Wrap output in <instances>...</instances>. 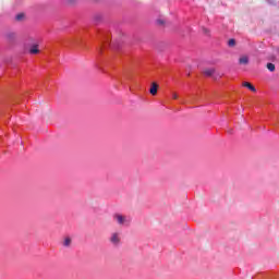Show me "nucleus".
Instances as JSON below:
<instances>
[{"label":"nucleus","instance_id":"12","mask_svg":"<svg viewBox=\"0 0 279 279\" xmlns=\"http://www.w3.org/2000/svg\"><path fill=\"white\" fill-rule=\"evenodd\" d=\"M25 17V15L23 13H20L16 15V21H23V19Z\"/></svg>","mask_w":279,"mask_h":279},{"label":"nucleus","instance_id":"5","mask_svg":"<svg viewBox=\"0 0 279 279\" xmlns=\"http://www.w3.org/2000/svg\"><path fill=\"white\" fill-rule=\"evenodd\" d=\"M28 52L32 54V56H36V53H40V50L38 49V45H33Z\"/></svg>","mask_w":279,"mask_h":279},{"label":"nucleus","instance_id":"15","mask_svg":"<svg viewBox=\"0 0 279 279\" xmlns=\"http://www.w3.org/2000/svg\"><path fill=\"white\" fill-rule=\"evenodd\" d=\"M111 47H112V49H116V46H114V44H112V45H111Z\"/></svg>","mask_w":279,"mask_h":279},{"label":"nucleus","instance_id":"14","mask_svg":"<svg viewBox=\"0 0 279 279\" xmlns=\"http://www.w3.org/2000/svg\"><path fill=\"white\" fill-rule=\"evenodd\" d=\"M158 24H159V25H163L165 22H163L162 20H158Z\"/></svg>","mask_w":279,"mask_h":279},{"label":"nucleus","instance_id":"9","mask_svg":"<svg viewBox=\"0 0 279 279\" xmlns=\"http://www.w3.org/2000/svg\"><path fill=\"white\" fill-rule=\"evenodd\" d=\"M72 240L71 238H64L63 247H71Z\"/></svg>","mask_w":279,"mask_h":279},{"label":"nucleus","instance_id":"2","mask_svg":"<svg viewBox=\"0 0 279 279\" xmlns=\"http://www.w3.org/2000/svg\"><path fill=\"white\" fill-rule=\"evenodd\" d=\"M110 243H112V245H119V243H121V235L117 232L112 233L110 236Z\"/></svg>","mask_w":279,"mask_h":279},{"label":"nucleus","instance_id":"4","mask_svg":"<svg viewBox=\"0 0 279 279\" xmlns=\"http://www.w3.org/2000/svg\"><path fill=\"white\" fill-rule=\"evenodd\" d=\"M242 86H244V88H248V90H251L252 93H256V87H254V85H252V83L250 82L242 83Z\"/></svg>","mask_w":279,"mask_h":279},{"label":"nucleus","instance_id":"11","mask_svg":"<svg viewBox=\"0 0 279 279\" xmlns=\"http://www.w3.org/2000/svg\"><path fill=\"white\" fill-rule=\"evenodd\" d=\"M228 45H229L230 47H234V46L236 45V40H234V39H229Z\"/></svg>","mask_w":279,"mask_h":279},{"label":"nucleus","instance_id":"7","mask_svg":"<svg viewBox=\"0 0 279 279\" xmlns=\"http://www.w3.org/2000/svg\"><path fill=\"white\" fill-rule=\"evenodd\" d=\"M203 73L206 77H211V75H215V69H205Z\"/></svg>","mask_w":279,"mask_h":279},{"label":"nucleus","instance_id":"3","mask_svg":"<svg viewBox=\"0 0 279 279\" xmlns=\"http://www.w3.org/2000/svg\"><path fill=\"white\" fill-rule=\"evenodd\" d=\"M8 43H15L16 41V33H8L5 35Z\"/></svg>","mask_w":279,"mask_h":279},{"label":"nucleus","instance_id":"1","mask_svg":"<svg viewBox=\"0 0 279 279\" xmlns=\"http://www.w3.org/2000/svg\"><path fill=\"white\" fill-rule=\"evenodd\" d=\"M113 221H116L118 226H130V223H132V219L123 214H114Z\"/></svg>","mask_w":279,"mask_h":279},{"label":"nucleus","instance_id":"10","mask_svg":"<svg viewBox=\"0 0 279 279\" xmlns=\"http://www.w3.org/2000/svg\"><path fill=\"white\" fill-rule=\"evenodd\" d=\"M266 69H268V71H270V73H274V71H276V64L267 63Z\"/></svg>","mask_w":279,"mask_h":279},{"label":"nucleus","instance_id":"8","mask_svg":"<svg viewBox=\"0 0 279 279\" xmlns=\"http://www.w3.org/2000/svg\"><path fill=\"white\" fill-rule=\"evenodd\" d=\"M239 64H250V58L247 56H243L239 59Z\"/></svg>","mask_w":279,"mask_h":279},{"label":"nucleus","instance_id":"13","mask_svg":"<svg viewBox=\"0 0 279 279\" xmlns=\"http://www.w3.org/2000/svg\"><path fill=\"white\" fill-rule=\"evenodd\" d=\"M172 99H178V94L177 93H172Z\"/></svg>","mask_w":279,"mask_h":279},{"label":"nucleus","instance_id":"16","mask_svg":"<svg viewBox=\"0 0 279 279\" xmlns=\"http://www.w3.org/2000/svg\"><path fill=\"white\" fill-rule=\"evenodd\" d=\"M205 34H208V29H205Z\"/></svg>","mask_w":279,"mask_h":279},{"label":"nucleus","instance_id":"6","mask_svg":"<svg viewBox=\"0 0 279 279\" xmlns=\"http://www.w3.org/2000/svg\"><path fill=\"white\" fill-rule=\"evenodd\" d=\"M149 93H150V95H158V85L156 83L151 84Z\"/></svg>","mask_w":279,"mask_h":279}]
</instances>
